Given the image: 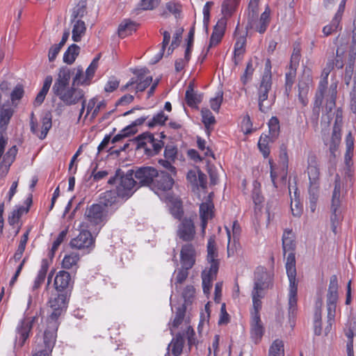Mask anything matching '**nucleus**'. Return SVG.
<instances>
[{"instance_id":"nucleus-1","label":"nucleus","mask_w":356,"mask_h":356,"mask_svg":"<svg viewBox=\"0 0 356 356\" xmlns=\"http://www.w3.org/2000/svg\"><path fill=\"white\" fill-rule=\"evenodd\" d=\"M2 95L0 92V172L6 175L15 160L18 149L12 146L4 154L8 144L7 127L14 114V108L10 104H1Z\"/></svg>"},{"instance_id":"nucleus-2","label":"nucleus","mask_w":356,"mask_h":356,"mask_svg":"<svg viewBox=\"0 0 356 356\" xmlns=\"http://www.w3.org/2000/svg\"><path fill=\"white\" fill-rule=\"evenodd\" d=\"M70 80V70L62 68L60 70L58 78L52 87L54 95L58 97L67 106L74 105L84 98V92L82 90L69 87Z\"/></svg>"},{"instance_id":"nucleus-3","label":"nucleus","mask_w":356,"mask_h":356,"mask_svg":"<svg viewBox=\"0 0 356 356\" xmlns=\"http://www.w3.org/2000/svg\"><path fill=\"white\" fill-rule=\"evenodd\" d=\"M218 256L215 236H212L209 237L207 243V261L210 264V268L202 273V289L205 294L210 293L212 282L216 278L219 268Z\"/></svg>"},{"instance_id":"nucleus-4","label":"nucleus","mask_w":356,"mask_h":356,"mask_svg":"<svg viewBox=\"0 0 356 356\" xmlns=\"http://www.w3.org/2000/svg\"><path fill=\"white\" fill-rule=\"evenodd\" d=\"M70 295L68 293L58 292L52 293L48 301L49 307L52 309L48 318V329L55 330L57 334L58 319L66 310L69 301Z\"/></svg>"},{"instance_id":"nucleus-5","label":"nucleus","mask_w":356,"mask_h":356,"mask_svg":"<svg viewBox=\"0 0 356 356\" xmlns=\"http://www.w3.org/2000/svg\"><path fill=\"white\" fill-rule=\"evenodd\" d=\"M339 299V283L336 275L330 278V282L326 295L327 306V325L324 330L325 335H327L332 330V326L335 321L337 303Z\"/></svg>"},{"instance_id":"nucleus-6","label":"nucleus","mask_w":356,"mask_h":356,"mask_svg":"<svg viewBox=\"0 0 356 356\" xmlns=\"http://www.w3.org/2000/svg\"><path fill=\"white\" fill-rule=\"evenodd\" d=\"M136 149H143L144 154L147 156L157 155L164 146L162 140L155 138L154 134L149 132L138 135L136 138Z\"/></svg>"},{"instance_id":"nucleus-7","label":"nucleus","mask_w":356,"mask_h":356,"mask_svg":"<svg viewBox=\"0 0 356 356\" xmlns=\"http://www.w3.org/2000/svg\"><path fill=\"white\" fill-rule=\"evenodd\" d=\"M86 225L85 227L92 229V227H102L107 221V211L101 204H92L85 211Z\"/></svg>"},{"instance_id":"nucleus-8","label":"nucleus","mask_w":356,"mask_h":356,"mask_svg":"<svg viewBox=\"0 0 356 356\" xmlns=\"http://www.w3.org/2000/svg\"><path fill=\"white\" fill-rule=\"evenodd\" d=\"M56 337L55 330H46L42 339L36 338L37 344L32 350L31 356H51Z\"/></svg>"},{"instance_id":"nucleus-9","label":"nucleus","mask_w":356,"mask_h":356,"mask_svg":"<svg viewBox=\"0 0 356 356\" xmlns=\"http://www.w3.org/2000/svg\"><path fill=\"white\" fill-rule=\"evenodd\" d=\"M259 273H257L254 289L252 291V309L250 312V317L260 316V310L262 307L261 298L264 296V291L266 286V282L263 280L264 277H267V274L262 272L261 277H259Z\"/></svg>"},{"instance_id":"nucleus-10","label":"nucleus","mask_w":356,"mask_h":356,"mask_svg":"<svg viewBox=\"0 0 356 356\" xmlns=\"http://www.w3.org/2000/svg\"><path fill=\"white\" fill-rule=\"evenodd\" d=\"M145 70H137L134 72L135 77L131 78L121 88L122 91L134 88L136 92L144 91L152 82V76L146 75Z\"/></svg>"},{"instance_id":"nucleus-11","label":"nucleus","mask_w":356,"mask_h":356,"mask_svg":"<svg viewBox=\"0 0 356 356\" xmlns=\"http://www.w3.org/2000/svg\"><path fill=\"white\" fill-rule=\"evenodd\" d=\"M341 186L340 183L337 181H335L334 188L332 196L331 202V222L332 228L335 232L337 225L339 222L342 220L343 216L341 215Z\"/></svg>"},{"instance_id":"nucleus-12","label":"nucleus","mask_w":356,"mask_h":356,"mask_svg":"<svg viewBox=\"0 0 356 356\" xmlns=\"http://www.w3.org/2000/svg\"><path fill=\"white\" fill-rule=\"evenodd\" d=\"M100 55L93 58L89 66L87 67L85 74L81 67H78L76 74L73 78L74 86H88L94 77L95 73L98 67V63Z\"/></svg>"},{"instance_id":"nucleus-13","label":"nucleus","mask_w":356,"mask_h":356,"mask_svg":"<svg viewBox=\"0 0 356 356\" xmlns=\"http://www.w3.org/2000/svg\"><path fill=\"white\" fill-rule=\"evenodd\" d=\"M272 88V80L261 79L257 89L259 109L262 113H267L273 105V100L268 99V93Z\"/></svg>"},{"instance_id":"nucleus-14","label":"nucleus","mask_w":356,"mask_h":356,"mask_svg":"<svg viewBox=\"0 0 356 356\" xmlns=\"http://www.w3.org/2000/svg\"><path fill=\"white\" fill-rule=\"evenodd\" d=\"M174 179L170 175L164 172H157L155 179L152 185L151 189L158 195L169 191L174 185Z\"/></svg>"},{"instance_id":"nucleus-15","label":"nucleus","mask_w":356,"mask_h":356,"mask_svg":"<svg viewBox=\"0 0 356 356\" xmlns=\"http://www.w3.org/2000/svg\"><path fill=\"white\" fill-rule=\"evenodd\" d=\"M31 131L40 140H43L47 137L49 129L52 127V116L50 113H47L42 118L41 125H38V122L34 120V113H31L30 122Z\"/></svg>"},{"instance_id":"nucleus-16","label":"nucleus","mask_w":356,"mask_h":356,"mask_svg":"<svg viewBox=\"0 0 356 356\" xmlns=\"http://www.w3.org/2000/svg\"><path fill=\"white\" fill-rule=\"evenodd\" d=\"M196 234L195 227L191 218L185 217L179 223L177 229V236L185 242H191L195 239Z\"/></svg>"},{"instance_id":"nucleus-17","label":"nucleus","mask_w":356,"mask_h":356,"mask_svg":"<svg viewBox=\"0 0 356 356\" xmlns=\"http://www.w3.org/2000/svg\"><path fill=\"white\" fill-rule=\"evenodd\" d=\"M137 181L133 178V174H127L120 179L116 191L118 195L122 198L130 197L138 188Z\"/></svg>"},{"instance_id":"nucleus-18","label":"nucleus","mask_w":356,"mask_h":356,"mask_svg":"<svg viewBox=\"0 0 356 356\" xmlns=\"http://www.w3.org/2000/svg\"><path fill=\"white\" fill-rule=\"evenodd\" d=\"M39 316L36 314L33 316H26L18 324L17 327V338L18 339L19 346L22 347L26 341L30 337V333L33 325L38 321Z\"/></svg>"},{"instance_id":"nucleus-19","label":"nucleus","mask_w":356,"mask_h":356,"mask_svg":"<svg viewBox=\"0 0 356 356\" xmlns=\"http://www.w3.org/2000/svg\"><path fill=\"white\" fill-rule=\"evenodd\" d=\"M157 172L156 168L151 166H144L137 169L134 177L137 180L138 187L149 186L151 188L155 177L157 175Z\"/></svg>"},{"instance_id":"nucleus-20","label":"nucleus","mask_w":356,"mask_h":356,"mask_svg":"<svg viewBox=\"0 0 356 356\" xmlns=\"http://www.w3.org/2000/svg\"><path fill=\"white\" fill-rule=\"evenodd\" d=\"M178 149L172 144H168L164 149V159H160L159 163L168 170L172 174H177L176 168L172 165L177 158Z\"/></svg>"},{"instance_id":"nucleus-21","label":"nucleus","mask_w":356,"mask_h":356,"mask_svg":"<svg viewBox=\"0 0 356 356\" xmlns=\"http://www.w3.org/2000/svg\"><path fill=\"white\" fill-rule=\"evenodd\" d=\"M214 216V205L211 200L208 199L200 205V217L203 234L205 233L208 221Z\"/></svg>"},{"instance_id":"nucleus-22","label":"nucleus","mask_w":356,"mask_h":356,"mask_svg":"<svg viewBox=\"0 0 356 356\" xmlns=\"http://www.w3.org/2000/svg\"><path fill=\"white\" fill-rule=\"evenodd\" d=\"M265 328L260 316L250 317V334L254 343H259L264 334Z\"/></svg>"},{"instance_id":"nucleus-23","label":"nucleus","mask_w":356,"mask_h":356,"mask_svg":"<svg viewBox=\"0 0 356 356\" xmlns=\"http://www.w3.org/2000/svg\"><path fill=\"white\" fill-rule=\"evenodd\" d=\"M225 229L228 238L227 253L228 255L229 256L231 252L232 254L234 253V249L236 248V244L238 243L239 236L241 232V228L238 220H234L232 224V231L229 229V227L226 226Z\"/></svg>"},{"instance_id":"nucleus-24","label":"nucleus","mask_w":356,"mask_h":356,"mask_svg":"<svg viewBox=\"0 0 356 356\" xmlns=\"http://www.w3.org/2000/svg\"><path fill=\"white\" fill-rule=\"evenodd\" d=\"M72 284L71 275L65 270H60L54 278V285L58 292L68 293Z\"/></svg>"},{"instance_id":"nucleus-25","label":"nucleus","mask_w":356,"mask_h":356,"mask_svg":"<svg viewBox=\"0 0 356 356\" xmlns=\"http://www.w3.org/2000/svg\"><path fill=\"white\" fill-rule=\"evenodd\" d=\"M180 259L183 268H192L195 262V250L192 244L187 243L182 246Z\"/></svg>"},{"instance_id":"nucleus-26","label":"nucleus","mask_w":356,"mask_h":356,"mask_svg":"<svg viewBox=\"0 0 356 356\" xmlns=\"http://www.w3.org/2000/svg\"><path fill=\"white\" fill-rule=\"evenodd\" d=\"M94 242L91 232L88 230L83 229L76 238H74L70 241V245L73 248L81 250L90 248L94 244Z\"/></svg>"},{"instance_id":"nucleus-27","label":"nucleus","mask_w":356,"mask_h":356,"mask_svg":"<svg viewBox=\"0 0 356 356\" xmlns=\"http://www.w3.org/2000/svg\"><path fill=\"white\" fill-rule=\"evenodd\" d=\"M307 174L309 188H319L320 170L315 156H312L308 159Z\"/></svg>"},{"instance_id":"nucleus-28","label":"nucleus","mask_w":356,"mask_h":356,"mask_svg":"<svg viewBox=\"0 0 356 356\" xmlns=\"http://www.w3.org/2000/svg\"><path fill=\"white\" fill-rule=\"evenodd\" d=\"M312 83V78L310 75H303L298 82V100L302 106H307L309 103L307 95Z\"/></svg>"},{"instance_id":"nucleus-29","label":"nucleus","mask_w":356,"mask_h":356,"mask_svg":"<svg viewBox=\"0 0 356 356\" xmlns=\"http://www.w3.org/2000/svg\"><path fill=\"white\" fill-rule=\"evenodd\" d=\"M226 25L227 21L225 18H221L217 22L213 27L208 49L216 47L220 44L225 35Z\"/></svg>"},{"instance_id":"nucleus-30","label":"nucleus","mask_w":356,"mask_h":356,"mask_svg":"<svg viewBox=\"0 0 356 356\" xmlns=\"http://www.w3.org/2000/svg\"><path fill=\"white\" fill-rule=\"evenodd\" d=\"M356 56V33H353V42L348 49V64L346 68L345 82L347 86L350 84L351 75L354 69V63Z\"/></svg>"},{"instance_id":"nucleus-31","label":"nucleus","mask_w":356,"mask_h":356,"mask_svg":"<svg viewBox=\"0 0 356 356\" xmlns=\"http://www.w3.org/2000/svg\"><path fill=\"white\" fill-rule=\"evenodd\" d=\"M346 152L344 154V163L348 171L353 165V157L354 156L355 138L349 131L345 138Z\"/></svg>"},{"instance_id":"nucleus-32","label":"nucleus","mask_w":356,"mask_h":356,"mask_svg":"<svg viewBox=\"0 0 356 356\" xmlns=\"http://www.w3.org/2000/svg\"><path fill=\"white\" fill-rule=\"evenodd\" d=\"M270 11L268 7L261 13L260 17L258 19L256 17L252 24L257 32L262 34L266 32L270 23Z\"/></svg>"},{"instance_id":"nucleus-33","label":"nucleus","mask_w":356,"mask_h":356,"mask_svg":"<svg viewBox=\"0 0 356 356\" xmlns=\"http://www.w3.org/2000/svg\"><path fill=\"white\" fill-rule=\"evenodd\" d=\"M72 26V39L74 42H79L86 32V25L83 19H70Z\"/></svg>"},{"instance_id":"nucleus-34","label":"nucleus","mask_w":356,"mask_h":356,"mask_svg":"<svg viewBox=\"0 0 356 356\" xmlns=\"http://www.w3.org/2000/svg\"><path fill=\"white\" fill-rule=\"evenodd\" d=\"M298 283L289 284V316L293 318L297 311Z\"/></svg>"},{"instance_id":"nucleus-35","label":"nucleus","mask_w":356,"mask_h":356,"mask_svg":"<svg viewBox=\"0 0 356 356\" xmlns=\"http://www.w3.org/2000/svg\"><path fill=\"white\" fill-rule=\"evenodd\" d=\"M282 248L284 254L286 252H295L296 241L295 235L292 229H285L282 235Z\"/></svg>"},{"instance_id":"nucleus-36","label":"nucleus","mask_w":356,"mask_h":356,"mask_svg":"<svg viewBox=\"0 0 356 356\" xmlns=\"http://www.w3.org/2000/svg\"><path fill=\"white\" fill-rule=\"evenodd\" d=\"M286 274L289 284L298 283L296 280V257L295 252H289L286 261Z\"/></svg>"},{"instance_id":"nucleus-37","label":"nucleus","mask_w":356,"mask_h":356,"mask_svg":"<svg viewBox=\"0 0 356 356\" xmlns=\"http://www.w3.org/2000/svg\"><path fill=\"white\" fill-rule=\"evenodd\" d=\"M26 202L28 204L26 207L24 206H19L11 212L8 219L10 225L13 226L15 224H17L22 216L29 212L30 205L32 203L31 197L28 198Z\"/></svg>"},{"instance_id":"nucleus-38","label":"nucleus","mask_w":356,"mask_h":356,"mask_svg":"<svg viewBox=\"0 0 356 356\" xmlns=\"http://www.w3.org/2000/svg\"><path fill=\"white\" fill-rule=\"evenodd\" d=\"M289 194L291 200V209L293 216L300 217L302 213L303 207L298 198V188L296 186L293 188V197L291 195V188L289 187Z\"/></svg>"},{"instance_id":"nucleus-39","label":"nucleus","mask_w":356,"mask_h":356,"mask_svg":"<svg viewBox=\"0 0 356 356\" xmlns=\"http://www.w3.org/2000/svg\"><path fill=\"white\" fill-rule=\"evenodd\" d=\"M337 86L338 81H332L330 86L327 94L326 95V110L328 112L332 111V110L335 107L336 105V99L337 95Z\"/></svg>"},{"instance_id":"nucleus-40","label":"nucleus","mask_w":356,"mask_h":356,"mask_svg":"<svg viewBox=\"0 0 356 356\" xmlns=\"http://www.w3.org/2000/svg\"><path fill=\"white\" fill-rule=\"evenodd\" d=\"M117 191H106L100 195V204L106 207H113L117 204L118 198Z\"/></svg>"},{"instance_id":"nucleus-41","label":"nucleus","mask_w":356,"mask_h":356,"mask_svg":"<svg viewBox=\"0 0 356 356\" xmlns=\"http://www.w3.org/2000/svg\"><path fill=\"white\" fill-rule=\"evenodd\" d=\"M52 81H53V79L51 75H48L45 77V79L44 80L42 88H41L40 92L38 93V95L34 100L33 104L35 106H39L43 103V102L45 99V97H46V95L50 88V86L52 83Z\"/></svg>"},{"instance_id":"nucleus-42","label":"nucleus","mask_w":356,"mask_h":356,"mask_svg":"<svg viewBox=\"0 0 356 356\" xmlns=\"http://www.w3.org/2000/svg\"><path fill=\"white\" fill-rule=\"evenodd\" d=\"M79 259V254L76 252L66 254L62 260L61 266L67 270H76L78 268Z\"/></svg>"},{"instance_id":"nucleus-43","label":"nucleus","mask_w":356,"mask_h":356,"mask_svg":"<svg viewBox=\"0 0 356 356\" xmlns=\"http://www.w3.org/2000/svg\"><path fill=\"white\" fill-rule=\"evenodd\" d=\"M279 159L282 167V171L280 172V177L282 181H284L286 178L287 169L289 165V156L287 152V147L284 144H282L280 147Z\"/></svg>"},{"instance_id":"nucleus-44","label":"nucleus","mask_w":356,"mask_h":356,"mask_svg":"<svg viewBox=\"0 0 356 356\" xmlns=\"http://www.w3.org/2000/svg\"><path fill=\"white\" fill-rule=\"evenodd\" d=\"M137 29L136 24L130 19L123 20L119 25L118 33L119 37L124 38L125 37L132 34Z\"/></svg>"},{"instance_id":"nucleus-45","label":"nucleus","mask_w":356,"mask_h":356,"mask_svg":"<svg viewBox=\"0 0 356 356\" xmlns=\"http://www.w3.org/2000/svg\"><path fill=\"white\" fill-rule=\"evenodd\" d=\"M297 69L298 68L289 66L287 71L285 73L284 94L287 97H289L293 83L295 82L297 74Z\"/></svg>"},{"instance_id":"nucleus-46","label":"nucleus","mask_w":356,"mask_h":356,"mask_svg":"<svg viewBox=\"0 0 356 356\" xmlns=\"http://www.w3.org/2000/svg\"><path fill=\"white\" fill-rule=\"evenodd\" d=\"M356 321L350 323L348 329L345 330V335L348 338L346 343L347 356H355L353 350V338L355 335Z\"/></svg>"},{"instance_id":"nucleus-47","label":"nucleus","mask_w":356,"mask_h":356,"mask_svg":"<svg viewBox=\"0 0 356 356\" xmlns=\"http://www.w3.org/2000/svg\"><path fill=\"white\" fill-rule=\"evenodd\" d=\"M181 8L182 6L179 2L175 1H170L165 3V10H163L161 13V15L163 17H167L168 12L177 18L180 15Z\"/></svg>"},{"instance_id":"nucleus-48","label":"nucleus","mask_w":356,"mask_h":356,"mask_svg":"<svg viewBox=\"0 0 356 356\" xmlns=\"http://www.w3.org/2000/svg\"><path fill=\"white\" fill-rule=\"evenodd\" d=\"M186 311V306L183 304L176 309L175 317L170 325V331L173 334V329L177 328L183 322Z\"/></svg>"},{"instance_id":"nucleus-49","label":"nucleus","mask_w":356,"mask_h":356,"mask_svg":"<svg viewBox=\"0 0 356 356\" xmlns=\"http://www.w3.org/2000/svg\"><path fill=\"white\" fill-rule=\"evenodd\" d=\"M259 0H250L248 4V28H252V22L259 14Z\"/></svg>"},{"instance_id":"nucleus-50","label":"nucleus","mask_w":356,"mask_h":356,"mask_svg":"<svg viewBox=\"0 0 356 356\" xmlns=\"http://www.w3.org/2000/svg\"><path fill=\"white\" fill-rule=\"evenodd\" d=\"M184 345V337L181 334H177L168 345V349L169 350L171 348V353L174 356H179L182 353Z\"/></svg>"},{"instance_id":"nucleus-51","label":"nucleus","mask_w":356,"mask_h":356,"mask_svg":"<svg viewBox=\"0 0 356 356\" xmlns=\"http://www.w3.org/2000/svg\"><path fill=\"white\" fill-rule=\"evenodd\" d=\"M170 213L175 218L181 220L184 218V209L182 202L180 200H174L170 205Z\"/></svg>"},{"instance_id":"nucleus-52","label":"nucleus","mask_w":356,"mask_h":356,"mask_svg":"<svg viewBox=\"0 0 356 356\" xmlns=\"http://www.w3.org/2000/svg\"><path fill=\"white\" fill-rule=\"evenodd\" d=\"M87 2L86 0H81L72 9L70 19H82L87 13Z\"/></svg>"},{"instance_id":"nucleus-53","label":"nucleus","mask_w":356,"mask_h":356,"mask_svg":"<svg viewBox=\"0 0 356 356\" xmlns=\"http://www.w3.org/2000/svg\"><path fill=\"white\" fill-rule=\"evenodd\" d=\"M80 47L75 44H71L63 55V61L67 64H72L79 54Z\"/></svg>"},{"instance_id":"nucleus-54","label":"nucleus","mask_w":356,"mask_h":356,"mask_svg":"<svg viewBox=\"0 0 356 356\" xmlns=\"http://www.w3.org/2000/svg\"><path fill=\"white\" fill-rule=\"evenodd\" d=\"M185 99L186 104L190 107H193L201 102V97L194 91L193 86L190 84L186 91Z\"/></svg>"},{"instance_id":"nucleus-55","label":"nucleus","mask_w":356,"mask_h":356,"mask_svg":"<svg viewBox=\"0 0 356 356\" xmlns=\"http://www.w3.org/2000/svg\"><path fill=\"white\" fill-rule=\"evenodd\" d=\"M29 232L30 230H27L20 238L17 249L13 255V259L15 261H19L23 256L29 239Z\"/></svg>"},{"instance_id":"nucleus-56","label":"nucleus","mask_w":356,"mask_h":356,"mask_svg":"<svg viewBox=\"0 0 356 356\" xmlns=\"http://www.w3.org/2000/svg\"><path fill=\"white\" fill-rule=\"evenodd\" d=\"M341 19L334 17L332 18L330 23L323 28V33L324 36H329L331 34L336 33L339 29H341Z\"/></svg>"},{"instance_id":"nucleus-57","label":"nucleus","mask_w":356,"mask_h":356,"mask_svg":"<svg viewBox=\"0 0 356 356\" xmlns=\"http://www.w3.org/2000/svg\"><path fill=\"white\" fill-rule=\"evenodd\" d=\"M254 188L252 193V197L255 205V209H260L264 201V197L261 193L260 184L257 181L254 182Z\"/></svg>"},{"instance_id":"nucleus-58","label":"nucleus","mask_w":356,"mask_h":356,"mask_svg":"<svg viewBox=\"0 0 356 356\" xmlns=\"http://www.w3.org/2000/svg\"><path fill=\"white\" fill-rule=\"evenodd\" d=\"M202 121L206 129L209 131L211 126L216 124V119L211 111L208 108L201 111Z\"/></svg>"},{"instance_id":"nucleus-59","label":"nucleus","mask_w":356,"mask_h":356,"mask_svg":"<svg viewBox=\"0 0 356 356\" xmlns=\"http://www.w3.org/2000/svg\"><path fill=\"white\" fill-rule=\"evenodd\" d=\"M270 136L265 135L264 136H261L258 142V148L265 159L268 158L270 153Z\"/></svg>"},{"instance_id":"nucleus-60","label":"nucleus","mask_w":356,"mask_h":356,"mask_svg":"<svg viewBox=\"0 0 356 356\" xmlns=\"http://www.w3.org/2000/svg\"><path fill=\"white\" fill-rule=\"evenodd\" d=\"M284 343L282 340L276 339L273 341L269 349L268 356H284Z\"/></svg>"},{"instance_id":"nucleus-61","label":"nucleus","mask_w":356,"mask_h":356,"mask_svg":"<svg viewBox=\"0 0 356 356\" xmlns=\"http://www.w3.org/2000/svg\"><path fill=\"white\" fill-rule=\"evenodd\" d=\"M269 136L273 140L276 138L280 134V121L277 117H272L268 122Z\"/></svg>"},{"instance_id":"nucleus-62","label":"nucleus","mask_w":356,"mask_h":356,"mask_svg":"<svg viewBox=\"0 0 356 356\" xmlns=\"http://www.w3.org/2000/svg\"><path fill=\"white\" fill-rule=\"evenodd\" d=\"M168 119V116L163 111H161L156 114L151 120L148 121L147 126L149 128H153L158 125H163Z\"/></svg>"},{"instance_id":"nucleus-63","label":"nucleus","mask_w":356,"mask_h":356,"mask_svg":"<svg viewBox=\"0 0 356 356\" xmlns=\"http://www.w3.org/2000/svg\"><path fill=\"white\" fill-rule=\"evenodd\" d=\"M246 42V38L244 35L238 36L236 38V41L234 44V58H240L244 52V47Z\"/></svg>"},{"instance_id":"nucleus-64","label":"nucleus","mask_w":356,"mask_h":356,"mask_svg":"<svg viewBox=\"0 0 356 356\" xmlns=\"http://www.w3.org/2000/svg\"><path fill=\"white\" fill-rule=\"evenodd\" d=\"M162 34L163 36V42L161 43V47L159 52L156 55L155 62L160 60L163 58L165 48L168 45L170 40V33L168 31H164Z\"/></svg>"}]
</instances>
